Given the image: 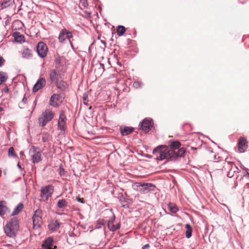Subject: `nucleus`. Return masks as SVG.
<instances>
[{"instance_id":"obj_41","label":"nucleus","mask_w":249,"mask_h":249,"mask_svg":"<svg viewBox=\"0 0 249 249\" xmlns=\"http://www.w3.org/2000/svg\"><path fill=\"white\" fill-rule=\"evenodd\" d=\"M4 61H5V60L3 58V57L1 56H0V67H1L3 65Z\"/></svg>"},{"instance_id":"obj_21","label":"nucleus","mask_w":249,"mask_h":249,"mask_svg":"<svg viewBox=\"0 0 249 249\" xmlns=\"http://www.w3.org/2000/svg\"><path fill=\"white\" fill-rule=\"evenodd\" d=\"M134 130V128L130 126H124L123 128H120L121 134L123 136H127L131 134Z\"/></svg>"},{"instance_id":"obj_8","label":"nucleus","mask_w":249,"mask_h":249,"mask_svg":"<svg viewBox=\"0 0 249 249\" xmlns=\"http://www.w3.org/2000/svg\"><path fill=\"white\" fill-rule=\"evenodd\" d=\"M42 211L38 209L36 210L33 216V221L34 226L39 227L42 223Z\"/></svg>"},{"instance_id":"obj_34","label":"nucleus","mask_w":249,"mask_h":249,"mask_svg":"<svg viewBox=\"0 0 249 249\" xmlns=\"http://www.w3.org/2000/svg\"><path fill=\"white\" fill-rule=\"evenodd\" d=\"M120 201L121 202V204L122 207L125 208H128V203L124 197H120Z\"/></svg>"},{"instance_id":"obj_35","label":"nucleus","mask_w":249,"mask_h":249,"mask_svg":"<svg viewBox=\"0 0 249 249\" xmlns=\"http://www.w3.org/2000/svg\"><path fill=\"white\" fill-rule=\"evenodd\" d=\"M96 67L98 69L99 74H102L105 71L104 64L99 63V64L96 65Z\"/></svg>"},{"instance_id":"obj_17","label":"nucleus","mask_w":249,"mask_h":249,"mask_svg":"<svg viewBox=\"0 0 249 249\" xmlns=\"http://www.w3.org/2000/svg\"><path fill=\"white\" fill-rule=\"evenodd\" d=\"M238 150L240 152H244L248 148L247 141L243 137L240 138L238 143Z\"/></svg>"},{"instance_id":"obj_15","label":"nucleus","mask_w":249,"mask_h":249,"mask_svg":"<svg viewBox=\"0 0 249 249\" xmlns=\"http://www.w3.org/2000/svg\"><path fill=\"white\" fill-rule=\"evenodd\" d=\"M115 215L112 214V216L110 218L109 220L107 221V227L109 230L112 231H115L116 230L119 229L120 228V224L118 223L117 225H115L113 224V222L115 220Z\"/></svg>"},{"instance_id":"obj_16","label":"nucleus","mask_w":249,"mask_h":249,"mask_svg":"<svg viewBox=\"0 0 249 249\" xmlns=\"http://www.w3.org/2000/svg\"><path fill=\"white\" fill-rule=\"evenodd\" d=\"M46 80L44 78H40L38 79L33 88V91L36 92L39 89H42L46 85Z\"/></svg>"},{"instance_id":"obj_31","label":"nucleus","mask_w":249,"mask_h":249,"mask_svg":"<svg viewBox=\"0 0 249 249\" xmlns=\"http://www.w3.org/2000/svg\"><path fill=\"white\" fill-rule=\"evenodd\" d=\"M107 221L103 219H99L97 220L96 224V228L99 229L101 228L102 226L105 225L107 223Z\"/></svg>"},{"instance_id":"obj_46","label":"nucleus","mask_w":249,"mask_h":249,"mask_svg":"<svg viewBox=\"0 0 249 249\" xmlns=\"http://www.w3.org/2000/svg\"><path fill=\"white\" fill-rule=\"evenodd\" d=\"M17 166H18V167L20 170H22L21 166V165H20L19 163H18V164H17Z\"/></svg>"},{"instance_id":"obj_11","label":"nucleus","mask_w":249,"mask_h":249,"mask_svg":"<svg viewBox=\"0 0 249 249\" xmlns=\"http://www.w3.org/2000/svg\"><path fill=\"white\" fill-rule=\"evenodd\" d=\"M224 167L227 169L231 168L230 171L227 173V176L230 178L232 177L234 173H238L239 169L233 162H228L227 163V165H225Z\"/></svg>"},{"instance_id":"obj_51","label":"nucleus","mask_w":249,"mask_h":249,"mask_svg":"<svg viewBox=\"0 0 249 249\" xmlns=\"http://www.w3.org/2000/svg\"><path fill=\"white\" fill-rule=\"evenodd\" d=\"M248 176L249 177V173H248Z\"/></svg>"},{"instance_id":"obj_48","label":"nucleus","mask_w":249,"mask_h":249,"mask_svg":"<svg viewBox=\"0 0 249 249\" xmlns=\"http://www.w3.org/2000/svg\"><path fill=\"white\" fill-rule=\"evenodd\" d=\"M213 157H214V160H216V156L215 155H214L213 156Z\"/></svg>"},{"instance_id":"obj_19","label":"nucleus","mask_w":249,"mask_h":249,"mask_svg":"<svg viewBox=\"0 0 249 249\" xmlns=\"http://www.w3.org/2000/svg\"><path fill=\"white\" fill-rule=\"evenodd\" d=\"M60 226V223L57 220L52 221L48 225L49 229L52 231H57Z\"/></svg>"},{"instance_id":"obj_38","label":"nucleus","mask_w":249,"mask_h":249,"mask_svg":"<svg viewBox=\"0 0 249 249\" xmlns=\"http://www.w3.org/2000/svg\"><path fill=\"white\" fill-rule=\"evenodd\" d=\"M133 86L136 89L139 88L142 86V83L141 81H136L133 84Z\"/></svg>"},{"instance_id":"obj_18","label":"nucleus","mask_w":249,"mask_h":249,"mask_svg":"<svg viewBox=\"0 0 249 249\" xmlns=\"http://www.w3.org/2000/svg\"><path fill=\"white\" fill-rule=\"evenodd\" d=\"M49 79L51 83H56L59 80L60 74H59L55 70H51L49 72Z\"/></svg>"},{"instance_id":"obj_7","label":"nucleus","mask_w":249,"mask_h":249,"mask_svg":"<svg viewBox=\"0 0 249 249\" xmlns=\"http://www.w3.org/2000/svg\"><path fill=\"white\" fill-rule=\"evenodd\" d=\"M48 48L47 45L42 42H39L36 46V52L39 57H45L47 55Z\"/></svg>"},{"instance_id":"obj_6","label":"nucleus","mask_w":249,"mask_h":249,"mask_svg":"<svg viewBox=\"0 0 249 249\" xmlns=\"http://www.w3.org/2000/svg\"><path fill=\"white\" fill-rule=\"evenodd\" d=\"M136 184L137 187H141L142 188L140 189V191L143 194H146L149 192L152 191L155 188V186L150 183L137 182Z\"/></svg>"},{"instance_id":"obj_29","label":"nucleus","mask_w":249,"mask_h":249,"mask_svg":"<svg viewBox=\"0 0 249 249\" xmlns=\"http://www.w3.org/2000/svg\"><path fill=\"white\" fill-rule=\"evenodd\" d=\"M67 206V202L64 199H59L57 202V206L60 209H64Z\"/></svg>"},{"instance_id":"obj_45","label":"nucleus","mask_w":249,"mask_h":249,"mask_svg":"<svg viewBox=\"0 0 249 249\" xmlns=\"http://www.w3.org/2000/svg\"><path fill=\"white\" fill-rule=\"evenodd\" d=\"M85 14H86L88 17H90V15H91L90 13H89V12H88V11H85Z\"/></svg>"},{"instance_id":"obj_39","label":"nucleus","mask_w":249,"mask_h":249,"mask_svg":"<svg viewBox=\"0 0 249 249\" xmlns=\"http://www.w3.org/2000/svg\"><path fill=\"white\" fill-rule=\"evenodd\" d=\"M5 208V206L0 204V215H2L5 214V211H4V209Z\"/></svg>"},{"instance_id":"obj_5","label":"nucleus","mask_w":249,"mask_h":249,"mask_svg":"<svg viewBox=\"0 0 249 249\" xmlns=\"http://www.w3.org/2000/svg\"><path fill=\"white\" fill-rule=\"evenodd\" d=\"M73 36L71 32L69 31L66 29H62L59 34L58 39L60 43H63L66 41H69L71 46L72 43L71 42V38H72Z\"/></svg>"},{"instance_id":"obj_40","label":"nucleus","mask_w":249,"mask_h":249,"mask_svg":"<svg viewBox=\"0 0 249 249\" xmlns=\"http://www.w3.org/2000/svg\"><path fill=\"white\" fill-rule=\"evenodd\" d=\"M64 173H65V171H64V168H63L61 166H60V167L59 168V173L60 175L64 176V174H65Z\"/></svg>"},{"instance_id":"obj_30","label":"nucleus","mask_w":249,"mask_h":249,"mask_svg":"<svg viewBox=\"0 0 249 249\" xmlns=\"http://www.w3.org/2000/svg\"><path fill=\"white\" fill-rule=\"evenodd\" d=\"M168 208L169 210L173 213H176L178 210L177 206L174 203H169Z\"/></svg>"},{"instance_id":"obj_1","label":"nucleus","mask_w":249,"mask_h":249,"mask_svg":"<svg viewBox=\"0 0 249 249\" xmlns=\"http://www.w3.org/2000/svg\"><path fill=\"white\" fill-rule=\"evenodd\" d=\"M186 150L184 147L178 148L177 152L173 150H168L167 146L160 145L154 148L153 154L158 160H164L176 159L178 157H183Z\"/></svg>"},{"instance_id":"obj_9","label":"nucleus","mask_w":249,"mask_h":249,"mask_svg":"<svg viewBox=\"0 0 249 249\" xmlns=\"http://www.w3.org/2000/svg\"><path fill=\"white\" fill-rule=\"evenodd\" d=\"M153 125L152 120L150 118L144 119L140 126L141 128L145 132H148L151 129Z\"/></svg>"},{"instance_id":"obj_25","label":"nucleus","mask_w":249,"mask_h":249,"mask_svg":"<svg viewBox=\"0 0 249 249\" xmlns=\"http://www.w3.org/2000/svg\"><path fill=\"white\" fill-rule=\"evenodd\" d=\"M14 3V0H3L1 6L2 9L6 8L10 6H12Z\"/></svg>"},{"instance_id":"obj_22","label":"nucleus","mask_w":249,"mask_h":249,"mask_svg":"<svg viewBox=\"0 0 249 249\" xmlns=\"http://www.w3.org/2000/svg\"><path fill=\"white\" fill-rule=\"evenodd\" d=\"M13 36L14 37L15 40L17 42L21 43L24 41V36L21 35L19 32H14L13 34Z\"/></svg>"},{"instance_id":"obj_24","label":"nucleus","mask_w":249,"mask_h":249,"mask_svg":"<svg viewBox=\"0 0 249 249\" xmlns=\"http://www.w3.org/2000/svg\"><path fill=\"white\" fill-rule=\"evenodd\" d=\"M55 84H56L57 88L63 91L66 89L67 83L65 81L63 80L59 81L58 80Z\"/></svg>"},{"instance_id":"obj_43","label":"nucleus","mask_w":249,"mask_h":249,"mask_svg":"<svg viewBox=\"0 0 249 249\" xmlns=\"http://www.w3.org/2000/svg\"><path fill=\"white\" fill-rule=\"evenodd\" d=\"M149 247H150L149 244H147L145 245L144 246H143L142 249H148Z\"/></svg>"},{"instance_id":"obj_23","label":"nucleus","mask_w":249,"mask_h":249,"mask_svg":"<svg viewBox=\"0 0 249 249\" xmlns=\"http://www.w3.org/2000/svg\"><path fill=\"white\" fill-rule=\"evenodd\" d=\"M23 208V204L21 203H18L14 208L11 213L12 216L18 214L19 212Z\"/></svg>"},{"instance_id":"obj_50","label":"nucleus","mask_w":249,"mask_h":249,"mask_svg":"<svg viewBox=\"0 0 249 249\" xmlns=\"http://www.w3.org/2000/svg\"><path fill=\"white\" fill-rule=\"evenodd\" d=\"M210 152H211V153H213L212 151H210Z\"/></svg>"},{"instance_id":"obj_44","label":"nucleus","mask_w":249,"mask_h":249,"mask_svg":"<svg viewBox=\"0 0 249 249\" xmlns=\"http://www.w3.org/2000/svg\"><path fill=\"white\" fill-rule=\"evenodd\" d=\"M26 101H27V99L26 97H24L22 100V102L23 103V104H25L26 103Z\"/></svg>"},{"instance_id":"obj_36","label":"nucleus","mask_w":249,"mask_h":249,"mask_svg":"<svg viewBox=\"0 0 249 249\" xmlns=\"http://www.w3.org/2000/svg\"><path fill=\"white\" fill-rule=\"evenodd\" d=\"M88 94H89L88 91L85 92V93H84V94L83 95V97H82L83 103L84 105H88V102H89V100L88 99Z\"/></svg>"},{"instance_id":"obj_13","label":"nucleus","mask_w":249,"mask_h":249,"mask_svg":"<svg viewBox=\"0 0 249 249\" xmlns=\"http://www.w3.org/2000/svg\"><path fill=\"white\" fill-rule=\"evenodd\" d=\"M62 102L60 96L58 94H53L50 99V105L53 107H57Z\"/></svg>"},{"instance_id":"obj_27","label":"nucleus","mask_w":249,"mask_h":249,"mask_svg":"<svg viewBox=\"0 0 249 249\" xmlns=\"http://www.w3.org/2000/svg\"><path fill=\"white\" fill-rule=\"evenodd\" d=\"M180 145V143L178 141L173 142L170 145V149L169 150L175 151L179 148Z\"/></svg>"},{"instance_id":"obj_12","label":"nucleus","mask_w":249,"mask_h":249,"mask_svg":"<svg viewBox=\"0 0 249 249\" xmlns=\"http://www.w3.org/2000/svg\"><path fill=\"white\" fill-rule=\"evenodd\" d=\"M30 153H32L31 157L33 162L36 163L41 161V152L39 151H36L34 147L33 149L30 150Z\"/></svg>"},{"instance_id":"obj_32","label":"nucleus","mask_w":249,"mask_h":249,"mask_svg":"<svg viewBox=\"0 0 249 249\" xmlns=\"http://www.w3.org/2000/svg\"><path fill=\"white\" fill-rule=\"evenodd\" d=\"M7 78L8 77L6 73L0 72V85L6 81Z\"/></svg>"},{"instance_id":"obj_33","label":"nucleus","mask_w":249,"mask_h":249,"mask_svg":"<svg viewBox=\"0 0 249 249\" xmlns=\"http://www.w3.org/2000/svg\"><path fill=\"white\" fill-rule=\"evenodd\" d=\"M79 6L80 8H87L89 4L87 0H80L79 3Z\"/></svg>"},{"instance_id":"obj_2","label":"nucleus","mask_w":249,"mask_h":249,"mask_svg":"<svg viewBox=\"0 0 249 249\" xmlns=\"http://www.w3.org/2000/svg\"><path fill=\"white\" fill-rule=\"evenodd\" d=\"M19 229L18 221L17 217L11 219L4 227V232L10 237L16 236V233Z\"/></svg>"},{"instance_id":"obj_4","label":"nucleus","mask_w":249,"mask_h":249,"mask_svg":"<svg viewBox=\"0 0 249 249\" xmlns=\"http://www.w3.org/2000/svg\"><path fill=\"white\" fill-rule=\"evenodd\" d=\"M54 114L49 109H46L42 112L40 117L38 118V123L40 125L44 126L49 122L54 117Z\"/></svg>"},{"instance_id":"obj_10","label":"nucleus","mask_w":249,"mask_h":249,"mask_svg":"<svg viewBox=\"0 0 249 249\" xmlns=\"http://www.w3.org/2000/svg\"><path fill=\"white\" fill-rule=\"evenodd\" d=\"M43 249H56V246L54 245V240L52 237L46 238L42 244Z\"/></svg>"},{"instance_id":"obj_37","label":"nucleus","mask_w":249,"mask_h":249,"mask_svg":"<svg viewBox=\"0 0 249 249\" xmlns=\"http://www.w3.org/2000/svg\"><path fill=\"white\" fill-rule=\"evenodd\" d=\"M9 156L13 158L17 157V155L15 153L14 149L13 147H11L8 150Z\"/></svg>"},{"instance_id":"obj_20","label":"nucleus","mask_w":249,"mask_h":249,"mask_svg":"<svg viewBox=\"0 0 249 249\" xmlns=\"http://www.w3.org/2000/svg\"><path fill=\"white\" fill-rule=\"evenodd\" d=\"M21 55L22 57L24 59H31L33 56L32 50L28 48H24L21 51Z\"/></svg>"},{"instance_id":"obj_47","label":"nucleus","mask_w":249,"mask_h":249,"mask_svg":"<svg viewBox=\"0 0 249 249\" xmlns=\"http://www.w3.org/2000/svg\"><path fill=\"white\" fill-rule=\"evenodd\" d=\"M8 90H9V89H8V88L7 87H6V88H5V89H4V91L5 92H8Z\"/></svg>"},{"instance_id":"obj_26","label":"nucleus","mask_w":249,"mask_h":249,"mask_svg":"<svg viewBox=\"0 0 249 249\" xmlns=\"http://www.w3.org/2000/svg\"><path fill=\"white\" fill-rule=\"evenodd\" d=\"M125 32V28L122 25H119L117 28V35L119 36H122Z\"/></svg>"},{"instance_id":"obj_49","label":"nucleus","mask_w":249,"mask_h":249,"mask_svg":"<svg viewBox=\"0 0 249 249\" xmlns=\"http://www.w3.org/2000/svg\"><path fill=\"white\" fill-rule=\"evenodd\" d=\"M1 171L0 170V177L1 176Z\"/></svg>"},{"instance_id":"obj_28","label":"nucleus","mask_w":249,"mask_h":249,"mask_svg":"<svg viewBox=\"0 0 249 249\" xmlns=\"http://www.w3.org/2000/svg\"><path fill=\"white\" fill-rule=\"evenodd\" d=\"M185 228L186 229V231L185 232L186 237L187 238H189L192 236V229L191 226L187 224L185 225Z\"/></svg>"},{"instance_id":"obj_3","label":"nucleus","mask_w":249,"mask_h":249,"mask_svg":"<svg viewBox=\"0 0 249 249\" xmlns=\"http://www.w3.org/2000/svg\"><path fill=\"white\" fill-rule=\"evenodd\" d=\"M54 188L51 185H48L46 186L42 187L40 190V194L39 199L40 201H46L49 198L51 197L53 193Z\"/></svg>"},{"instance_id":"obj_42","label":"nucleus","mask_w":249,"mask_h":249,"mask_svg":"<svg viewBox=\"0 0 249 249\" xmlns=\"http://www.w3.org/2000/svg\"><path fill=\"white\" fill-rule=\"evenodd\" d=\"M76 199L77 201L83 203H84V199L83 198H80L79 197H76Z\"/></svg>"},{"instance_id":"obj_14","label":"nucleus","mask_w":249,"mask_h":249,"mask_svg":"<svg viewBox=\"0 0 249 249\" xmlns=\"http://www.w3.org/2000/svg\"><path fill=\"white\" fill-rule=\"evenodd\" d=\"M66 117L63 113H61L59 115V120L58 122V128L61 132L65 131V128L66 125Z\"/></svg>"}]
</instances>
